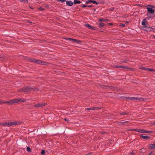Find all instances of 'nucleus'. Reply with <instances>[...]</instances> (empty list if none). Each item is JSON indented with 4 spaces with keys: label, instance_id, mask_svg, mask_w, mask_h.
I'll return each instance as SVG.
<instances>
[{
    "label": "nucleus",
    "instance_id": "41",
    "mask_svg": "<svg viewBox=\"0 0 155 155\" xmlns=\"http://www.w3.org/2000/svg\"><path fill=\"white\" fill-rule=\"evenodd\" d=\"M91 153H87V154H86L85 155H90Z\"/></svg>",
    "mask_w": 155,
    "mask_h": 155
},
{
    "label": "nucleus",
    "instance_id": "5",
    "mask_svg": "<svg viewBox=\"0 0 155 155\" xmlns=\"http://www.w3.org/2000/svg\"><path fill=\"white\" fill-rule=\"evenodd\" d=\"M127 99L130 100H137L138 101H144V98L143 97H126Z\"/></svg>",
    "mask_w": 155,
    "mask_h": 155
},
{
    "label": "nucleus",
    "instance_id": "29",
    "mask_svg": "<svg viewBox=\"0 0 155 155\" xmlns=\"http://www.w3.org/2000/svg\"><path fill=\"white\" fill-rule=\"evenodd\" d=\"M105 19H104L103 18H100L99 19V21H105Z\"/></svg>",
    "mask_w": 155,
    "mask_h": 155
},
{
    "label": "nucleus",
    "instance_id": "33",
    "mask_svg": "<svg viewBox=\"0 0 155 155\" xmlns=\"http://www.w3.org/2000/svg\"><path fill=\"white\" fill-rule=\"evenodd\" d=\"M45 153V151L44 150H42V151H41V154H44Z\"/></svg>",
    "mask_w": 155,
    "mask_h": 155
},
{
    "label": "nucleus",
    "instance_id": "17",
    "mask_svg": "<svg viewBox=\"0 0 155 155\" xmlns=\"http://www.w3.org/2000/svg\"><path fill=\"white\" fill-rule=\"evenodd\" d=\"M146 21V19H144L143 20V21H142L141 23L142 25L143 26H145L146 24L145 22Z\"/></svg>",
    "mask_w": 155,
    "mask_h": 155
},
{
    "label": "nucleus",
    "instance_id": "36",
    "mask_svg": "<svg viewBox=\"0 0 155 155\" xmlns=\"http://www.w3.org/2000/svg\"><path fill=\"white\" fill-rule=\"evenodd\" d=\"M114 8H110V10L111 11H113L114 10Z\"/></svg>",
    "mask_w": 155,
    "mask_h": 155
},
{
    "label": "nucleus",
    "instance_id": "28",
    "mask_svg": "<svg viewBox=\"0 0 155 155\" xmlns=\"http://www.w3.org/2000/svg\"><path fill=\"white\" fill-rule=\"evenodd\" d=\"M120 26L121 27H124L125 26V25L124 24L121 23L120 24Z\"/></svg>",
    "mask_w": 155,
    "mask_h": 155
},
{
    "label": "nucleus",
    "instance_id": "25",
    "mask_svg": "<svg viewBox=\"0 0 155 155\" xmlns=\"http://www.w3.org/2000/svg\"><path fill=\"white\" fill-rule=\"evenodd\" d=\"M153 132L152 131H148L146 130V133H148L150 134L152 133Z\"/></svg>",
    "mask_w": 155,
    "mask_h": 155
},
{
    "label": "nucleus",
    "instance_id": "44",
    "mask_svg": "<svg viewBox=\"0 0 155 155\" xmlns=\"http://www.w3.org/2000/svg\"><path fill=\"white\" fill-rule=\"evenodd\" d=\"M126 23H127V24H128L129 23V21H126Z\"/></svg>",
    "mask_w": 155,
    "mask_h": 155
},
{
    "label": "nucleus",
    "instance_id": "1",
    "mask_svg": "<svg viewBox=\"0 0 155 155\" xmlns=\"http://www.w3.org/2000/svg\"><path fill=\"white\" fill-rule=\"evenodd\" d=\"M26 100L24 98H18L13 100H10L9 101L4 102V103H8L9 104H12L14 103H16L19 102H26Z\"/></svg>",
    "mask_w": 155,
    "mask_h": 155
},
{
    "label": "nucleus",
    "instance_id": "34",
    "mask_svg": "<svg viewBox=\"0 0 155 155\" xmlns=\"http://www.w3.org/2000/svg\"><path fill=\"white\" fill-rule=\"evenodd\" d=\"M81 7L84 8L87 7V5H82L81 6Z\"/></svg>",
    "mask_w": 155,
    "mask_h": 155
},
{
    "label": "nucleus",
    "instance_id": "9",
    "mask_svg": "<svg viewBox=\"0 0 155 155\" xmlns=\"http://www.w3.org/2000/svg\"><path fill=\"white\" fill-rule=\"evenodd\" d=\"M140 137H141L143 139H146L147 140L150 139V137L148 136H143L142 134L140 135Z\"/></svg>",
    "mask_w": 155,
    "mask_h": 155
},
{
    "label": "nucleus",
    "instance_id": "32",
    "mask_svg": "<svg viewBox=\"0 0 155 155\" xmlns=\"http://www.w3.org/2000/svg\"><path fill=\"white\" fill-rule=\"evenodd\" d=\"M67 39L70 41H72L73 39L71 38H67Z\"/></svg>",
    "mask_w": 155,
    "mask_h": 155
},
{
    "label": "nucleus",
    "instance_id": "16",
    "mask_svg": "<svg viewBox=\"0 0 155 155\" xmlns=\"http://www.w3.org/2000/svg\"><path fill=\"white\" fill-rule=\"evenodd\" d=\"M104 25L103 23L100 22L98 26L100 28H101L103 27L104 26Z\"/></svg>",
    "mask_w": 155,
    "mask_h": 155
},
{
    "label": "nucleus",
    "instance_id": "42",
    "mask_svg": "<svg viewBox=\"0 0 155 155\" xmlns=\"http://www.w3.org/2000/svg\"><path fill=\"white\" fill-rule=\"evenodd\" d=\"M34 90L35 91H38V89L35 88V89Z\"/></svg>",
    "mask_w": 155,
    "mask_h": 155
},
{
    "label": "nucleus",
    "instance_id": "24",
    "mask_svg": "<svg viewBox=\"0 0 155 155\" xmlns=\"http://www.w3.org/2000/svg\"><path fill=\"white\" fill-rule=\"evenodd\" d=\"M20 1L21 2H25L26 3H27L28 2V1L27 0H20Z\"/></svg>",
    "mask_w": 155,
    "mask_h": 155
},
{
    "label": "nucleus",
    "instance_id": "35",
    "mask_svg": "<svg viewBox=\"0 0 155 155\" xmlns=\"http://www.w3.org/2000/svg\"><path fill=\"white\" fill-rule=\"evenodd\" d=\"M94 109V108H87V109L88 110H93Z\"/></svg>",
    "mask_w": 155,
    "mask_h": 155
},
{
    "label": "nucleus",
    "instance_id": "3",
    "mask_svg": "<svg viewBox=\"0 0 155 155\" xmlns=\"http://www.w3.org/2000/svg\"><path fill=\"white\" fill-rule=\"evenodd\" d=\"M20 123V122L19 121L8 122L2 123L1 124L4 126L10 127L12 126L19 124Z\"/></svg>",
    "mask_w": 155,
    "mask_h": 155
},
{
    "label": "nucleus",
    "instance_id": "10",
    "mask_svg": "<svg viewBox=\"0 0 155 155\" xmlns=\"http://www.w3.org/2000/svg\"><path fill=\"white\" fill-rule=\"evenodd\" d=\"M85 26L91 29H93L94 28L93 27L88 24H85Z\"/></svg>",
    "mask_w": 155,
    "mask_h": 155
},
{
    "label": "nucleus",
    "instance_id": "7",
    "mask_svg": "<svg viewBox=\"0 0 155 155\" xmlns=\"http://www.w3.org/2000/svg\"><path fill=\"white\" fill-rule=\"evenodd\" d=\"M45 105V103H39L34 105V106L36 107H40Z\"/></svg>",
    "mask_w": 155,
    "mask_h": 155
},
{
    "label": "nucleus",
    "instance_id": "14",
    "mask_svg": "<svg viewBox=\"0 0 155 155\" xmlns=\"http://www.w3.org/2000/svg\"><path fill=\"white\" fill-rule=\"evenodd\" d=\"M73 3L75 4H80L81 3V2L79 0H74V1Z\"/></svg>",
    "mask_w": 155,
    "mask_h": 155
},
{
    "label": "nucleus",
    "instance_id": "26",
    "mask_svg": "<svg viewBox=\"0 0 155 155\" xmlns=\"http://www.w3.org/2000/svg\"><path fill=\"white\" fill-rule=\"evenodd\" d=\"M27 150L28 152H30L31 151V149L29 147H27Z\"/></svg>",
    "mask_w": 155,
    "mask_h": 155
},
{
    "label": "nucleus",
    "instance_id": "8",
    "mask_svg": "<svg viewBox=\"0 0 155 155\" xmlns=\"http://www.w3.org/2000/svg\"><path fill=\"white\" fill-rule=\"evenodd\" d=\"M146 130L141 129H137L135 130L136 131L140 133H146Z\"/></svg>",
    "mask_w": 155,
    "mask_h": 155
},
{
    "label": "nucleus",
    "instance_id": "6",
    "mask_svg": "<svg viewBox=\"0 0 155 155\" xmlns=\"http://www.w3.org/2000/svg\"><path fill=\"white\" fill-rule=\"evenodd\" d=\"M29 60L31 62H35L39 64H44L41 61L35 58H29Z\"/></svg>",
    "mask_w": 155,
    "mask_h": 155
},
{
    "label": "nucleus",
    "instance_id": "45",
    "mask_svg": "<svg viewBox=\"0 0 155 155\" xmlns=\"http://www.w3.org/2000/svg\"><path fill=\"white\" fill-rule=\"evenodd\" d=\"M29 7H30V8H31V9H32V8L31 6H29Z\"/></svg>",
    "mask_w": 155,
    "mask_h": 155
},
{
    "label": "nucleus",
    "instance_id": "23",
    "mask_svg": "<svg viewBox=\"0 0 155 155\" xmlns=\"http://www.w3.org/2000/svg\"><path fill=\"white\" fill-rule=\"evenodd\" d=\"M147 71H154V70L152 69V68H147Z\"/></svg>",
    "mask_w": 155,
    "mask_h": 155
},
{
    "label": "nucleus",
    "instance_id": "22",
    "mask_svg": "<svg viewBox=\"0 0 155 155\" xmlns=\"http://www.w3.org/2000/svg\"><path fill=\"white\" fill-rule=\"evenodd\" d=\"M77 41V42H80L81 41H80L79 40H77V39H72V41Z\"/></svg>",
    "mask_w": 155,
    "mask_h": 155
},
{
    "label": "nucleus",
    "instance_id": "30",
    "mask_svg": "<svg viewBox=\"0 0 155 155\" xmlns=\"http://www.w3.org/2000/svg\"><path fill=\"white\" fill-rule=\"evenodd\" d=\"M66 0H58V1H60L61 2L63 3L65 2Z\"/></svg>",
    "mask_w": 155,
    "mask_h": 155
},
{
    "label": "nucleus",
    "instance_id": "4",
    "mask_svg": "<svg viewBox=\"0 0 155 155\" xmlns=\"http://www.w3.org/2000/svg\"><path fill=\"white\" fill-rule=\"evenodd\" d=\"M33 89L31 86H27L21 88L20 91L24 92H28L32 91Z\"/></svg>",
    "mask_w": 155,
    "mask_h": 155
},
{
    "label": "nucleus",
    "instance_id": "31",
    "mask_svg": "<svg viewBox=\"0 0 155 155\" xmlns=\"http://www.w3.org/2000/svg\"><path fill=\"white\" fill-rule=\"evenodd\" d=\"M39 9L41 11H43V10H44V8L42 7H41L39 8Z\"/></svg>",
    "mask_w": 155,
    "mask_h": 155
},
{
    "label": "nucleus",
    "instance_id": "18",
    "mask_svg": "<svg viewBox=\"0 0 155 155\" xmlns=\"http://www.w3.org/2000/svg\"><path fill=\"white\" fill-rule=\"evenodd\" d=\"M140 68L142 70H145V71H147V68L143 67L142 66H140Z\"/></svg>",
    "mask_w": 155,
    "mask_h": 155
},
{
    "label": "nucleus",
    "instance_id": "37",
    "mask_svg": "<svg viewBox=\"0 0 155 155\" xmlns=\"http://www.w3.org/2000/svg\"><path fill=\"white\" fill-rule=\"evenodd\" d=\"M4 103V102L3 101H0V104H2V103Z\"/></svg>",
    "mask_w": 155,
    "mask_h": 155
},
{
    "label": "nucleus",
    "instance_id": "38",
    "mask_svg": "<svg viewBox=\"0 0 155 155\" xmlns=\"http://www.w3.org/2000/svg\"><path fill=\"white\" fill-rule=\"evenodd\" d=\"M153 153V152L151 151L148 154L149 155H151V154H152Z\"/></svg>",
    "mask_w": 155,
    "mask_h": 155
},
{
    "label": "nucleus",
    "instance_id": "19",
    "mask_svg": "<svg viewBox=\"0 0 155 155\" xmlns=\"http://www.w3.org/2000/svg\"><path fill=\"white\" fill-rule=\"evenodd\" d=\"M146 7H149L150 8H154V6L153 5H148L147 6H146Z\"/></svg>",
    "mask_w": 155,
    "mask_h": 155
},
{
    "label": "nucleus",
    "instance_id": "40",
    "mask_svg": "<svg viewBox=\"0 0 155 155\" xmlns=\"http://www.w3.org/2000/svg\"><path fill=\"white\" fill-rule=\"evenodd\" d=\"M64 120L67 121H68V118H64Z\"/></svg>",
    "mask_w": 155,
    "mask_h": 155
},
{
    "label": "nucleus",
    "instance_id": "13",
    "mask_svg": "<svg viewBox=\"0 0 155 155\" xmlns=\"http://www.w3.org/2000/svg\"><path fill=\"white\" fill-rule=\"evenodd\" d=\"M149 147L150 148L153 150H154L155 149V144H150L149 145Z\"/></svg>",
    "mask_w": 155,
    "mask_h": 155
},
{
    "label": "nucleus",
    "instance_id": "15",
    "mask_svg": "<svg viewBox=\"0 0 155 155\" xmlns=\"http://www.w3.org/2000/svg\"><path fill=\"white\" fill-rule=\"evenodd\" d=\"M121 123L123 125H125L126 124H127L129 123V121H125L124 120H122L121 121Z\"/></svg>",
    "mask_w": 155,
    "mask_h": 155
},
{
    "label": "nucleus",
    "instance_id": "11",
    "mask_svg": "<svg viewBox=\"0 0 155 155\" xmlns=\"http://www.w3.org/2000/svg\"><path fill=\"white\" fill-rule=\"evenodd\" d=\"M66 4L68 6H71L73 5V2L71 1H67Z\"/></svg>",
    "mask_w": 155,
    "mask_h": 155
},
{
    "label": "nucleus",
    "instance_id": "27",
    "mask_svg": "<svg viewBox=\"0 0 155 155\" xmlns=\"http://www.w3.org/2000/svg\"><path fill=\"white\" fill-rule=\"evenodd\" d=\"M120 114L121 115H126L127 114V113L125 112H122Z\"/></svg>",
    "mask_w": 155,
    "mask_h": 155
},
{
    "label": "nucleus",
    "instance_id": "39",
    "mask_svg": "<svg viewBox=\"0 0 155 155\" xmlns=\"http://www.w3.org/2000/svg\"><path fill=\"white\" fill-rule=\"evenodd\" d=\"M87 7H89V8L91 7H92V5H88L87 6Z\"/></svg>",
    "mask_w": 155,
    "mask_h": 155
},
{
    "label": "nucleus",
    "instance_id": "21",
    "mask_svg": "<svg viewBox=\"0 0 155 155\" xmlns=\"http://www.w3.org/2000/svg\"><path fill=\"white\" fill-rule=\"evenodd\" d=\"M92 2L93 4H96V5H97L98 4V3H97V2L96 1H95L92 0Z\"/></svg>",
    "mask_w": 155,
    "mask_h": 155
},
{
    "label": "nucleus",
    "instance_id": "46",
    "mask_svg": "<svg viewBox=\"0 0 155 155\" xmlns=\"http://www.w3.org/2000/svg\"><path fill=\"white\" fill-rule=\"evenodd\" d=\"M109 25H112L111 24V23H110L109 24Z\"/></svg>",
    "mask_w": 155,
    "mask_h": 155
},
{
    "label": "nucleus",
    "instance_id": "47",
    "mask_svg": "<svg viewBox=\"0 0 155 155\" xmlns=\"http://www.w3.org/2000/svg\"><path fill=\"white\" fill-rule=\"evenodd\" d=\"M133 152L132 153V154H133Z\"/></svg>",
    "mask_w": 155,
    "mask_h": 155
},
{
    "label": "nucleus",
    "instance_id": "20",
    "mask_svg": "<svg viewBox=\"0 0 155 155\" xmlns=\"http://www.w3.org/2000/svg\"><path fill=\"white\" fill-rule=\"evenodd\" d=\"M91 2H92L91 0H88L86 2V3L87 4L90 3Z\"/></svg>",
    "mask_w": 155,
    "mask_h": 155
},
{
    "label": "nucleus",
    "instance_id": "2",
    "mask_svg": "<svg viewBox=\"0 0 155 155\" xmlns=\"http://www.w3.org/2000/svg\"><path fill=\"white\" fill-rule=\"evenodd\" d=\"M146 8L148 12L147 15L148 19L155 17V12L153 9L149 7H147Z\"/></svg>",
    "mask_w": 155,
    "mask_h": 155
},
{
    "label": "nucleus",
    "instance_id": "12",
    "mask_svg": "<svg viewBox=\"0 0 155 155\" xmlns=\"http://www.w3.org/2000/svg\"><path fill=\"white\" fill-rule=\"evenodd\" d=\"M115 67L117 68H127V67L123 66L115 65Z\"/></svg>",
    "mask_w": 155,
    "mask_h": 155
},
{
    "label": "nucleus",
    "instance_id": "43",
    "mask_svg": "<svg viewBox=\"0 0 155 155\" xmlns=\"http://www.w3.org/2000/svg\"><path fill=\"white\" fill-rule=\"evenodd\" d=\"M152 125H155V122H153V123H152Z\"/></svg>",
    "mask_w": 155,
    "mask_h": 155
}]
</instances>
